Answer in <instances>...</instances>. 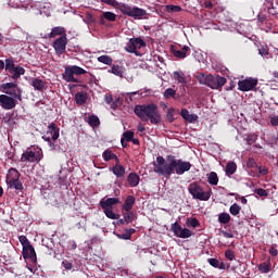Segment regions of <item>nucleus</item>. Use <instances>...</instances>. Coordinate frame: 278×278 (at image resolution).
Masks as SVG:
<instances>
[{
  "mask_svg": "<svg viewBox=\"0 0 278 278\" xmlns=\"http://www.w3.org/2000/svg\"><path fill=\"white\" fill-rule=\"evenodd\" d=\"M134 112L143 123L150 121L152 125H157L162 122V115H160L156 104H137Z\"/></svg>",
  "mask_w": 278,
  "mask_h": 278,
  "instance_id": "1",
  "label": "nucleus"
},
{
  "mask_svg": "<svg viewBox=\"0 0 278 278\" xmlns=\"http://www.w3.org/2000/svg\"><path fill=\"white\" fill-rule=\"evenodd\" d=\"M154 173L164 177H170V174L175 173V156L167 155L166 159L157 156L156 164H154Z\"/></svg>",
  "mask_w": 278,
  "mask_h": 278,
  "instance_id": "2",
  "label": "nucleus"
},
{
  "mask_svg": "<svg viewBox=\"0 0 278 278\" xmlns=\"http://www.w3.org/2000/svg\"><path fill=\"white\" fill-rule=\"evenodd\" d=\"M197 79L203 86H208V88H212V90H218V88H223V86L227 84V78L218 75L214 76L211 74H199Z\"/></svg>",
  "mask_w": 278,
  "mask_h": 278,
  "instance_id": "3",
  "label": "nucleus"
},
{
  "mask_svg": "<svg viewBox=\"0 0 278 278\" xmlns=\"http://www.w3.org/2000/svg\"><path fill=\"white\" fill-rule=\"evenodd\" d=\"M119 12L122 14H125L126 16H130V18H134L135 21H142L144 16H147V10L140 9L138 7H130L129 4H119L118 7Z\"/></svg>",
  "mask_w": 278,
  "mask_h": 278,
  "instance_id": "4",
  "label": "nucleus"
},
{
  "mask_svg": "<svg viewBox=\"0 0 278 278\" xmlns=\"http://www.w3.org/2000/svg\"><path fill=\"white\" fill-rule=\"evenodd\" d=\"M86 73H88V72L80 66H77V65L67 66V67H65V71L63 74V79L67 84H71V83L79 84V79L75 78V75H77V76L86 75Z\"/></svg>",
  "mask_w": 278,
  "mask_h": 278,
  "instance_id": "5",
  "label": "nucleus"
},
{
  "mask_svg": "<svg viewBox=\"0 0 278 278\" xmlns=\"http://www.w3.org/2000/svg\"><path fill=\"white\" fill-rule=\"evenodd\" d=\"M189 192L193 199H198L199 201H210V192L203 191V188L197 184H191L189 186Z\"/></svg>",
  "mask_w": 278,
  "mask_h": 278,
  "instance_id": "6",
  "label": "nucleus"
},
{
  "mask_svg": "<svg viewBox=\"0 0 278 278\" xmlns=\"http://www.w3.org/2000/svg\"><path fill=\"white\" fill-rule=\"evenodd\" d=\"M66 45H68V37L63 36L56 38L52 43L55 54L63 55V53H66Z\"/></svg>",
  "mask_w": 278,
  "mask_h": 278,
  "instance_id": "7",
  "label": "nucleus"
},
{
  "mask_svg": "<svg viewBox=\"0 0 278 278\" xmlns=\"http://www.w3.org/2000/svg\"><path fill=\"white\" fill-rule=\"evenodd\" d=\"M58 138H60V128H58L55 123L49 124L47 135H45L42 137V139L46 142H50V144H51V139L52 140H58Z\"/></svg>",
  "mask_w": 278,
  "mask_h": 278,
  "instance_id": "8",
  "label": "nucleus"
},
{
  "mask_svg": "<svg viewBox=\"0 0 278 278\" xmlns=\"http://www.w3.org/2000/svg\"><path fill=\"white\" fill-rule=\"evenodd\" d=\"M0 105L2 110H14L16 100L8 94H0Z\"/></svg>",
  "mask_w": 278,
  "mask_h": 278,
  "instance_id": "9",
  "label": "nucleus"
},
{
  "mask_svg": "<svg viewBox=\"0 0 278 278\" xmlns=\"http://www.w3.org/2000/svg\"><path fill=\"white\" fill-rule=\"evenodd\" d=\"M238 86H239V90H241L242 92H249V90H253V88L257 86V79L255 78L243 79L238 83Z\"/></svg>",
  "mask_w": 278,
  "mask_h": 278,
  "instance_id": "10",
  "label": "nucleus"
},
{
  "mask_svg": "<svg viewBox=\"0 0 278 278\" xmlns=\"http://www.w3.org/2000/svg\"><path fill=\"white\" fill-rule=\"evenodd\" d=\"M22 255L24 260H30V262H36L38 260V257L36 256V250L34 249V245H31V243H28V245L23 248Z\"/></svg>",
  "mask_w": 278,
  "mask_h": 278,
  "instance_id": "11",
  "label": "nucleus"
},
{
  "mask_svg": "<svg viewBox=\"0 0 278 278\" xmlns=\"http://www.w3.org/2000/svg\"><path fill=\"white\" fill-rule=\"evenodd\" d=\"M190 168H192V164H190V162H184L181 160L175 162L176 175H184V173H188Z\"/></svg>",
  "mask_w": 278,
  "mask_h": 278,
  "instance_id": "12",
  "label": "nucleus"
},
{
  "mask_svg": "<svg viewBox=\"0 0 278 278\" xmlns=\"http://www.w3.org/2000/svg\"><path fill=\"white\" fill-rule=\"evenodd\" d=\"M42 157L31 151L29 148L22 154L21 162H40Z\"/></svg>",
  "mask_w": 278,
  "mask_h": 278,
  "instance_id": "13",
  "label": "nucleus"
},
{
  "mask_svg": "<svg viewBox=\"0 0 278 278\" xmlns=\"http://www.w3.org/2000/svg\"><path fill=\"white\" fill-rule=\"evenodd\" d=\"M119 203L121 200L118 198H108L106 200L100 201V207H102V210L113 208L114 205H118Z\"/></svg>",
  "mask_w": 278,
  "mask_h": 278,
  "instance_id": "14",
  "label": "nucleus"
},
{
  "mask_svg": "<svg viewBox=\"0 0 278 278\" xmlns=\"http://www.w3.org/2000/svg\"><path fill=\"white\" fill-rule=\"evenodd\" d=\"M175 236L178 238H190L192 237V232L188 228H181L179 224H175Z\"/></svg>",
  "mask_w": 278,
  "mask_h": 278,
  "instance_id": "15",
  "label": "nucleus"
},
{
  "mask_svg": "<svg viewBox=\"0 0 278 278\" xmlns=\"http://www.w3.org/2000/svg\"><path fill=\"white\" fill-rule=\"evenodd\" d=\"M21 179V173L18 172V169L14 168V167H11L9 170H8V174H7V178H5V182L7 184H10L12 181H16Z\"/></svg>",
  "mask_w": 278,
  "mask_h": 278,
  "instance_id": "16",
  "label": "nucleus"
},
{
  "mask_svg": "<svg viewBox=\"0 0 278 278\" xmlns=\"http://www.w3.org/2000/svg\"><path fill=\"white\" fill-rule=\"evenodd\" d=\"M112 173L117 177V179L125 177V166L121 165V160L115 162V165L112 167Z\"/></svg>",
  "mask_w": 278,
  "mask_h": 278,
  "instance_id": "17",
  "label": "nucleus"
},
{
  "mask_svg": "<svg viewBox=\"0 0 278 278\" xmlns=\"http://www.w3.org/2000/svg\"><path fill=\"white\" fill-rule=\"evenodd\" d=\"M137 42H141L142 43V38L138 37V38H131L129 39L125 50L128 52V53H135V55H138V51L136 49V43Z\"/></svg>",
  "mask_w": 278,
  "mask_h": 278,
  "instance_id": "18",
  "label": "nucleus"
},
{
  "mask_svg": "<svg viewBox=\"0 0 278 278\" xmlns=\"http://www.w3.org/2000/svg\"><path fill=\"white\" fill-rule=\"evenodd\" d=\"M58 36H60V38H62L63 36L66 37V28L62 27V26H55L51 29V33L48 35V38H58Z\"/></svg>",
  "mask_w": 278,
  "mask_h": 278,
  "instance_id": "19",
  "label": "nucleus"
},
{
  "mask_svg": "<svg viewBox=\"0 0 278 278\" xmlns=\"http://www.w3.org/2000/svg\"><path fill=\"white\" fill-rule=\"evenodd\" d=\"M106 21H109L110 23H114V21H116V14L110 11L103 12L100 15V25H106Z\"/></svg>",
  "mask_w": 278,
  "mask_h": 278,
  "instance_id": "20",
  "label": "nucleus"
},
{
  "mask_svg": "<svg viewBox=\"0 0 278 278\" xmlns=\"http://www.w3.org/2000/svg\"><path fill=\"white\" fill-rule=\"evenodd\" d=\"M180 116L184 118V121H187V123H197L199 121V115L190 114V112L186 109L180 112Z\"/></svg>",
  "mask_w": 278,
  "mask_h": 278,
  "instance_id": "21",
  "label": "nucleus"
},
{
  "mask_svg": "<svg viewBox=\"0 0 278 278\" xmlns=\"http://www.w3.org/2000/svg\"><path fill=\"white\" fill-rule=\"evenodd\" d=\"M188 51H190V47L181 46L176 47L175 51V58H178L179 60H184L188 55Z\"/></svg>",
  "mask_w": 278,
  "mask_h": 278,
  "instance_id": "22",
  "label": "nucleus"
},
{
  "mask_svg": "<svg viewBox=\"0 0 278 278\" xmlns=\"http://www.w3.org/2000/svg\"><path fill=\"white\" fill-rule=\"evenodd\" d=\"M136 203V198L134 195H128L123 204L124 212H131Z\"/></svg>",
  "mask_w": 278,
  "mask_h": 278,
  "instance_id": "23",
  "label": "nucleus"
},
{
  "mask_svg": "<svg viewBox=\"0 0 278 278\" xmlns=\"http://www.w3.org/2000/svg\"><path fill=\"white\" fill-rule=\"evenodd\" d=\"M127 181L130 188H137L140 184V176L136 173H130L127 177Z\"/></svg>",
  "mask_w": 278,
  "mask_h": 278,
  "instance_id": "24",
  "label": "nucleus"
},
{
  "mask_svg": "<svg viewBox=\"0 0 278 278\" xmlns=\"http://www.w3.org/2000/svg\"><path fill=\"white\" fill-rule=\"evenodd\" d=\"M85 122L88 123L89 127H92V129H96V127L101 125V119H99V116L97 115H89L85 118Z\"/></svg>",
  "mask_w": 278,
  "mask_h": 278,
  "instance_id": "25",
  "label": "nucleus"
},
{
  "mask_svg": "<svg viewBox=\"0 0 278 278\" xmlns=\"http://www.w3.org/2000/svg\"><path fill=\"white\" fill-rule=\"evenodd\" d=\"M76 105H84L88 101V93L84 91H78L75 97Z\"/></svg>",
  "mask_w": 278,
  "mask_h": 278,
  "instance_id": "26",
  "label": "nucleus"
},
{
  "mask_svg": "<svg viewBox=\"0 0 278 278\" xmlns=\"http://www.w3.org/2000/svg\"><path fill=\"white\" fill-rule=\"evenodd\" d=\"M31 86L35 90H39V92H42L45 88H47V83L40 78H34L31 81Z\"/></svg>",
  "mask_w": 278,
  "mask_h": 278,
  "instance_id": "27",
  "label": "nucleus"
},
{
  "mask_svg": "<svg viewBox=\"0 0 278 278\" xmlns=\"http://www.w3.org/2000/svg\"><path fill=\"white\" fill-rule=\"evenodd\" d=\"M123 218H125L126 223H134L136 218H138V215L134 211H123Z\"/></svg>",
  "mask_w": 278,
  "mask_h": 278,
  "instance_id": "28",
  "label": "nucleus"
},
{
  "mask_svg": "<svg viewBox=\"0 0 278 278\" xmlns=\"http://www.w3.org/2000/svg\"><path fill=\"white\" fill-rule=\"evenodd\" d=\"M102 157L104 162H110V160H115V162H118V156L112 152V150L108 149L102 153Z\"/></svg>",
  "mask_w": 278,
  "mask_h": 278,
  "instance_id": "29",
  "label": "nucleus"
},
{
  "mask_svg": "<svg viewBox=\"0 0 278 278\" xmlns=\"http://www.w3.org/2000/svg\"><path fill=\"white\" fill-rule=\"evenodd\" d=\"M8 94L12 97V99H18V101H21L22 92H21V89L18 88V85H16L15 88H12L9 91H7V96Z\"/></svg>",
  "mask_w": 278,
  "mask_h": 278,
  "instance_id": "30",
  "label": "nucleus"
},
{
  "mask_svg": "<svg viewBox=\"0 0 278 278\" xmlns=\"http://www.w3.org/2000/svg\"><path fill=\"white\" fill-rule=\"evenodd\" d=\"M106 218H110L111 220H118L121 218L119 214L114 213L113 208H102Z\"/></svg>",
  "mask_w": 278,
  "mask_h": 278,
  "instance_id": "31",
  "label": "nucleus"
},
{
  "mask_svg": "<svg viewBox=\"0 0 278 278\" xmlns=\"http://www.w3.org/2000/svg\"><path fill=\"white\" fill-rule=\"evenodd\" d=\"M136 233V229L129 228L125 230V233L117 235L121 240H131V236Z\"/></svg>",
  "mask_w": 278,
  "mask_h": 278,
  "instance_id": "32",
  "label": "nucleus"
},
{
  "mask_svg": "<svg viewBox=\"0 0 278 278\" xmlns=\"http://www.w3.org/2000/svg\"><path fill=\"white\" fill-rule=\"evenodd\" d=\"M25 73V70L23 68V66H16L12 73H10V75H12V79H21V75H23Z\"/></svg>",
  "mask_w": 278,
  "mask_h": 278,
  "instance_id": "33",
  "label": "nucleus"
},
{
  "mask_svg": "<svg viewBox=\"0 0 278 278\" xmlns=\"http://www.w3.org/2000/svg\"><path fill=\"white\" fill-rule=\"evenodd\" d=\"M207 181L211 186H218V174H216L215 172H211L207 175Z\"/></svg>",
  "mask_w": 278,
  "mask_h": 278,
  "instance_id": "34",
  "label": "nucleus"
},
{
  "mask_svg": "<svg viewBox=\"0 0 278 278\" xmlns=\"http://www.w3.org/2000/svg\"><path fill=\"white\" fill-rule=\"evenodd\" d=\"M238 170V165L235 162H228L226 165V174L233 175Z\"/></svg>",
  "mask_w": 278,
  "mask_h": 278,
  "instance_id": "35",
  "label": "nucleus"
},
{
  "mask_svg": "<svg viewBox=\"0 0 278 278\" xmlns=\"http://www.w3.org/2000/svg\"><path fill=\"white\" fill-rule=\"evenodd\" d=\"M109 73H112L113 75H116V77H123V67L119 65H112Z\"/></svg>",
  "mask_w": 278,
  "mask_h": 278,
  "instance_id": "36",
  "label": "nucleus"
},
{
  "mask_svg": "<svg viewBox=\"0 0 278 278\" xmlns=\"http://www.w3.org/2000/svg\"><path fill=\"white\" fill-rule=\"evenodd\" d=\"M4 67H5V71H8L9 73H13L16 67V65L14 64V60L7 59L4 63Z\"/></svg>",
  "mask_w": 278,
  "mask_h": 278,
  "instance_id": "37",
  "label": "nucleus"
},
{
  "mask_svg": "<svg viewBox=\"0 0 278 278\" xmlns=\"http://www.w3.org/2000/svg\"><path fill=\"white\" fill-rule=\"evenodd\" d=\"M12 88H16V83H7L0 86V90L1 92H4V94H7L9 90H12Z\"/></svg>",
  "mask_w": 278,
  "mask_h": 278,
  "instance_id": "38",
  "label": "nucleus"
},
{
  "mask_svg": "<svg viewBox=\"0 0 278 278\" xmlns=\"http://www.w3.org/2000/svg\"><path fill=\"white\" fill-rule=\"evenodd\" d=\"M98 62H101V64H106V66H112V56L110 55H100L98 58Z\"/></svg>",
  "mask_w": 278,
  "mask_h": 278,
  "instance_id": "39",
  "label": "nucleus"
},
{
  "mask_svg": "<svg viewBox=\"0 0 278 278\" xmlns=\"http://www.w3.org/2000/svg\"><path fill=\"white\" fill-rule=\"evenodd\" d=\"M218 220L223 225H227V223H229V220H231V216L229 215V213H222L218 216Z\"/></svg>",
  "mask_w": 278,
  "mask_h": 278,
  "instance_id": "40",
  "label": "nucleus"
},
{
  "mask_svg": "<svg viewBox=\"0 0 278 278\" xmlns=\"http://www.w3.org/2000/svg\"><path fill=\"white\" fill-rule=\"evenodd\" d=\"M7 184L10 188H14V190H23V182L20 179Z\"/></svg>",
  "mask_w": 278,
  "mask_h": 278,
  "instance_id": "41",
  "label": "nucleus"
},
{
  "mask_svg": "<svg viewBox=\"0 0 278 278\" xmlns=\"http://www.w3.org/2000/svg\"><path fill=\"white\" fill-rule=\"evenodd\" d=\"M230 214L232 216H238V214H240V205H238V203H233L231 206H230V210H229Z\"/></svg>",
  "mask_w": 278,
  "mask_h": 278,
  "instance_id": "42",
  "label": "nucleus"
},
{
  "mask_svg": "<svg viewBox=\"0 0 278 278\" xmlns=\"http://www.w3.org/2000/svg\"><path fill=\"white\" fill-rule=\"evenodd\" d=\"M258 270L261 273H270V263H262L260 266H258Z\"/></svg>",
  "mask_w": 278,
  "mask_h": 278,
  "instance_id": "43",
  "label": "nucleus"
},
{
  "mask_svg": "<svg viewBox=\"0 0 278 278\" xmlns=\"http://www.w3.org/2000/svg\"><path fill=\"white\" fill-rule=\"evenodd\" d=\"M201 224L199 223V219H197V218H189L188 220H187V226L188 227H192L193 229L194 228H197V227H199Z\"/></svg>",
  "mask_w": 278,
  "mask_h": 278,
  "instance_id": "44",
  "label": "nucleus"
},
{
  "mask_svg": "<svg viewBox=\"0 0 278 278\" xmlns=\"http://www.w3.org/2000/svg\"><path fill=\"white\" fill-rule=\"evenodd\" d=\"M165 99H175V89L168 88L164 92Z\"/></svg>",
  "mask_w": 278,
  "mask_h": 278,
  "instance_id": "45",
  "label": "nucleus"
},
{
  "mask_svg": "<svg viewBox=\"0 0 278 278\" xmlns=\"http://www.w3.org/2000/svg\"><path fill=\"white\" fill-rule=\"evenodd\" d=\"M175 77L178 79L179 84H187L186 77H184V72H175Z\"/></svg>",
  "mask_w": 278,
  "mask_h": 278,
  "instance_id": "46",
  "label": "nucleus"
},
{
  "mask_svg": "<svg viewBox=\"0 0 278 278\" xmlns=\"http://www.w3.org/2000/svg\"><path fill=\"white\" fill-rule=\"evenodd\" d=\"M18 241L22 244L23 249L29 244H31V242H29V239H27L25 236H20L18 237Z\"/></svg>",
  "mask_w": 278,
  "mask_h": 278,
  "instance_id": "47",
  "label": "nucleus"
},
{
  "mask_svg": "<svg viewBox=\"0 0 278 278\" xmlns=\"http://www.w3.org/2000/svg\"><path fill=\"white\" fill-rule=\"evenodd\" d=\"M166 116H167V121L169 123H173V121H175V109L173 108L168 109Z\"/></svg>",
  "mask_w": 278,
  "mask_h": 278,
  "instance_id": "48",
  "label": "nucleus"
},
{
  "mask_svg": "<svg viewBox=\"0 0 278 278\" xmlns=\"http://www.w3.org/2000/svg\"><path fill=\"white\" fill-rule=\"evenodd\" d=\"M123 138H125L128 142H131L134 140V131L127 130L123 134Z\"/></svg>",
  "mask_w": 278,
  "mask_h": 278,
  "instance_id": "49",
  "label": "nucleus"
},
{
  "mask_svg": "<svg viewBox=\"0 0 278 278\" xmlns=\"http://www.w3.org/2000/svg\"><path fill=\"white\" fill-rule=\"evenodd\" d=\"M61 265L65 270H73V263H71L68 260L62 261Z\"/></svg>",
  "mask_w": 278,
  "mask_h": 278,
  "instance_id": "50",
  "label": "nucleus"
},
{
  "mask_svg": "<svg viewBox=\"0 0 278 278\" xmlns=\"http://www.w3.org/2000/svg\"><path fill=\"white\" fill-rule=\"evenodd\" d=\"M225 257H227L230 262H233L236 260V254L231 250H227L225 252Z\"/></svg>",
  "mask_w": 278,
  "mask_h": 278,
  "instance_id": "51",
  "label": "nucleus"
},
{
  "mask_svg": "<svg viewBox=\"0 0 278 278\" xmlns=\"http://www.w3.org/2000/svg\"><path fill=\"white\" fill-rule=\"evenodd\" d=\"M207 262H208V264H210L211 266H213V268H218V264L220 263V262H219L218 260H216V258H208Z\"/></svg>",
  "mask_w": 278,
  "mask_h": 278,
  "instance_id": "52",
  "label": "nucleus"
},
{
  "mask_svg": "<svg viewBox=\"0 0 278 278\" xmlns=\"http://www.w3.org/2000/svg\"><path fill=\"white\" fill-rule=\"evenodd\" d=\"M255 140H257L256 135H249L248 138H247V143L248 144H253V142H255Z\"/></svg>",
  "mask_w": 278,
  "mask_h": 278,
  "instance_id": "53",
  "label": "nucleus"
},
{
  "mask_svg": "<svg viewBox=\"0 0 278 278\" xmlns=\"http://www.w3.org/2000/svg\"><path fill=\"white\" fill-rule=\"evenodd\" d=\"M256 194H258V197H268V191H266L265 189H257L256 190Z\"/></svg>",
  "mask_w": 278,
  "mask_h": 278,
  "instance_id": "54",
  "label": "nucleus"
},
{
  "mask_svg": "<svg viewBox=\"0 0 278 278\" xmlns=\"http://www.w3.org/2000/svg\"><path fill=\"white\" fill-rule=\"evenodd\" d=\"M258 53H260V55H262V58H266L268 55V49L260 48Z\"/></svg>",
  "mask_w": 278,
  "mask_h": 278,
  "instance_id": "55",
  "label": "nucleus"
},
{
  "mask_svg": "<svg viewBox=\"0 0 278 278\" xmlns=\"http://www.w3.org/2000/svg\"><path fill=\"white\" fill-rule=\"evenodd\" d=\"M255 164L256 163H255L254 159H249L247 166H248V168H255Z\"/></svg>",
  "mask_w": 278,
  "mask_h": 278,
  "instance_id": "56",
  "label": "nucleus"
},
{
  "mask_svg": "<svg viewBox=\"0 0 278 278\" xmlns=\"http://www.w3.org/2000/svg\"><path fill=\"white\" fill-rule=\"evenodd\" d=\"M136 49H142V47H147V42L142 39V41L135 42Z\"/></svg>",
  "mask_w": 278,
  "mask_h": 278,
  "instance_id": "57",
  "label": "nucleus"
},
{
  "mask_svg": "<svg viewBox=\"0 0 278 278\" xmlns=\"http://www.w3.org/2000/svg\"><path fill=\"white\" fill-rule=\"evenodd\" d=\"M104 101L108 105H110L112 103V101H114V98H112L111 94H105L104 97Z\"/></svg>",
  "mask_w": 278,
  "mask_h": 278,
  "instance_id": "58",
  "label": "nucleus"
},
{
  "mask_svg": "<svg viewBox=\"0 0 278 278\" xmlns=\"http://www.w3.org/2000/svg\"><path fill=\"white\" fill-rule=\"evenodd\" d=\"M260 175H268V169L266 167H258Z\"/></svg>",
  "mask_w": 278,
  "mask_h": 278,
  "instance_id": "59",
  "label": "nucleus"
},
{
  "mask_svg": "<svg viewBox=\"0 0 278 278\" xmlns=\"http://www.w3.org/2000/svg\"><path fill=\"white\" fill-rule=\"evenodd\" d=\"M102 3H106V5H116V0H101Z\"/></svg>",
  "mask_w": 278,
  "mask_h": 278,
  "instance_id": "60",
  "label": "nucleus"
},
{
  "mask_svg": "<svg viewBox=\"0 0 278 278\" xmlns=\"http://www.w3.org/2000/svg\"><path fill=\"white\" fill-rule=\"evenodd\" d=\"M269 254L273 255V257H277V255H278L277 249L270 248V249H269Z\"/></svg>",
  "mask_w": 278,
  "mask_h": 278,
  "instance_id": "61",
  "label": "nucleus"
},
{
  "mask_svg": "<svg viewBox=\"0 0 278 278\" xmlns=\"http://www.w3.org/2000/svg\"><path fill=\"white\" fill-rule=\"evenodd\" d=\"M270 123H271V125L274 127H277V125H278V117L277 116L271 117Z\"/></svg>",
  "mask_w": 278,
  "mask_h": 278,
  "instance_id": "62",
  "label": "nucleus"
},
{
  "mask_svg": "<svg viewBox=\"0 0 278 278\" xmlns=\"http://www.w3.org/2000/svg\"><path fill=\"white\" fill-rule=\"evenodd\" d=\"M167 12H175V4H168L166 5Z\"/></svg>",
  "mask_w": 278,
  "mask_h": 278,
  "instance_id": "63",
  "label": "nucleus"
},
{
  "mask_svg": "<svg viewBox=\"0 0 278 278\" xmlns=\"http://www.w3.org/2000/svg\"><path fill=\"white\" fill-rule=\"evenodd\" d=\"M223 236L224 238H233V233L227 231H223Z\"/></svg>",
  "mask_w": 278,
  "mask_h": 278,
  "instance_id": "64",
  "label": "nucleus"
}]
</instances>
